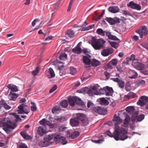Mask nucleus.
Segmentation results:
<instances>
[{
	"mask_svg": "<svg viewBox=\"0 0 148 148\" xmlns=\"http://www.w3.org/2000/svg\"><path fill=\"white\" fill-rule=\"evenodd\" d=\"M140 45L143 47L145 48L146 49L148 50V42L146 43H143L140 44Z\"/></svg>",
	"mask_w": 148,
	"mask_h": 148,
	"instance_id": "nucleus-53",
	"label": "nucleus"
},
{
	"mask_svg": "<svg viewBox=\"0 0 148 148\" xmlns=\"http://www.w3.org/2000/svg\"><path fill=\"white\" fill-rule=\"evenodd\" d=\"M18 148H28V147L25 144L21 143L18 146Z\"/></svg>",
	"mask_w": 148,
	"mask_h": 148,
	"instance_id": "nucleus-50",
	"label": "nucleus"
},
{
	"mask_svg": "<svg viewBox=\"0 0 148 148\" xmlns=\"http://www.w3.org/2000/svg\"><path fill=\"white\" fill-rule=\"evenodd\" d=\"M120 134L119 136V139L121 140H124L128 138V136L126 135L127 133L126 129L123 127L120 128Z\"/></svg>",
	"mask_w": 148,
	"mask_h": 148,
	"instance_id": "nucleus-6",
	"label": "nucleus"
},
{
	"mask_svg": "<svg viewBox=\"0 0 148 148\" xmlns=\"http://www.w3.org/2000/svg\"><path fill=\"white\" fill-rule=\"evenodd\" d=\"M39 145L40 147H43L47 146L48 145V144L47 142L45 140L44 141H40L39 143Z\"/></svg>",
	"mask_w": 148,
	"mask_h": 148,
	"instance_id": "nucleus-41",
	"label": "nucleus"
},
{
	"mask_svg": "<svg viewBox=\"0 0 148 148\" xmlns=\"http://www.w3.org/2000/svg\"><path fill=\"white\" fill-rule=\"evenodd\" d=\"M108 10L110 12L113 13H116L119 12L120 9L118 6H111L109 7Z\"/></svg>",
	"mask_w": 148,
	"mask_h": 148,
	"instance_id": "nucleus-21",
	"label": "nucleus"
},
{
	"mask_svg": "<svg viewBox=\"0 0 148 148\" xmlns=\"http://www.w3.org/2000/svg\"><path fill=\"white\" fill-rule=\"evenodd\" d=\"M113 51L112 48H109L103 49L101 52V54L103 56H107L112 54Z\"/></svg>",
	"mask_w": 148,
	"mask_h": 148,
	"instance_id": "nucleus-13",
	"label": "nucleus"
},
{
	"mask_svg": "<svg viewBox=\"0 0 148 148\" xmlns=\"http://www.w3.org/2000/svg\"><path fill=\"white\" fill-rule=\"evenodd\" d=\"M67 128L64 125H62L59 127V129L60 131H64Z\"/></svg>",
	"mask_w": 148,
	"mask_h": 148,
	"instance_id": "nucleus-51",
	"label": "nucleus"
},
{
	"mask_svg": "<svg viewBox=\"0 0 148 148\" xmlns=\"http://www.w3.org/2000/svg\"><path fill=\"white\" fill-rule=\"evenodd\" d=\"M106 90L109 91V92H110V94L111 93H113V90L112 88L111 87H110L108 86H107L106 87Z\"/></svg>",
	"mask_w": 148,
	"mask_h": 148,
	"instance_id": "nucleus-52",
	"label": "nucleus"
},
{
	"mask_svg": "<svg viewBox=\"0 0 148 148\" xmlns=\"http://www.w3.org/2000/svg\"><path fill=\"white\" fill-rule=\"evenodd\" d=\"M70 124L72 127L78 126L79 124V120L77 117L72 118L70 120Z\"/></svg>",
	"mask_w": 148,
	"mask_h": 148,
	"instance_id": "nucleus-15",
	"label": "nucleus"
},
{
	"mask_svg": "<svg viewBox=\"0 0 148 148\" xmlns=\"http://www.w3.org/2000/svg\"><path fill=\"white\" fill-rule=\"evenodd\" d=\"M12 114L13 116H14V117L16 118V121H18L19 120L20 121L21 120V119H20L19 116L16 114V113H12Z\"/></svg>",
	"mask_w": 148,
	"mask_h": 148,
	"instance_id": "nucleus-49",
	"label": "nucleus"
},
{
	"mask_svg": "<svg viewBox=\"0 0 148 148\" xmlns=\"http://www.w3.org/2000/svg\"><path fill=\"white\" fill-rule=\"evenodd\" d=\"M130 73L132 75V76L130 77V78H136L137 76V74L136 72L133 70H130Z\"/></svg>",
	"mask_w": 148,
	"mask_h": 148,
	"instance_id": "nucleus-37",
	"label": "nucleus"
},
{
	"mask_svg": "<svg viewBox=\"0 0 148 148\" xmlns=\"http://www.w3.org/2000/svg\"><path fill=\"white\" fill-rule=\"evenodd\" d=\"M76 96L68 97V101L69 105L72 106H74L75 105Z\"/></svg>",
	"mask_w": 148,
	"mask_h": 148,
	"instance_id": "nucleus-22",
	"label": "nucleus"
},
{
	"mask_svg": "<svg viewBox=\"0 0 148 148\" xmlns=\"http://www.w3.org/2000/svg\"><path fill=\"white\" fill-rule=\"evenodd\" d=\"M130 121V118L129 116H127L125 118L124 122V126L125 127H127L128 124L129 123V122Z\"/></svg>",
	"mask_w": 148,
	"mask_h": 148,
	"instance_id": "nucleus-38",
	"label": "nucleus"
},
{
	"mask_svg": "<svg viewBox=\"0 0 148 148\" xmlns=\"http://www.w3.org/2000/svg\"><path fill=\"white\" fill-rule=\"evenodd\" d=\"M57 86L56 85L54 86L50 90L49 93H51L54 91L56 90L57 88Z\"/></svg>",
	"mask_w": 148,
	"mask_h": 148,
	"instance_id": "nucleus-55",
	"label": "nucleus"
},
{
	"mask_svg": "<svg viewBox=\"0 0 148 148\" xmlns=\"http://www.w3.org/2000/svg\"><path fill=\"white\" fill-rule=\"evenodd\" d=\"M76 99L75 100V103L77 105L83 106L84 105V103L79 98L77 97H76Z\"/></svg>",
	"mask_w": 148,
	"mask_h": 148,
	"instance_id": "nucleus-34",
	"label": "nucleus"
},
{
	"mask_svg": "<svg viewBox=\"0 0 148 148\" xmlns=\"http://www.w3.org/2000/svg\"><path fill=\"white\" fill-rule=\"evenodd\" d=\"M112 65L111 64L110 62L106 65L107 68L108 69H112Z\"/></svg>",
	"mask_w": 148,
	"mask_h": 148,
	"instance_id": "nucleus-64",
	"label": "nucleus"
},
{
	"mask_svg": "<svg viewBox=\"0 0 148 148\" xmlns=\"http://www.w3.org/2000/svg\"><path fill=\"white\" fill-rule=\"evenodd\" d=\"M59 58L60 60H63L64 59H67V55L65 53H62L60 55Z\"/></svg>",
	"mask_w": 148,
	"mask_h": 148,
	"instance_id": "nucleus-40",
	"label": "nucleus"
},
{
	"mask_svg": "<svg viewBox=\"0 0 148 148\" xmlns=\"http://www.w3.org/2000/svg\"><path fill=\"white\" fill-rule=\"evenodd\" d=\"M61 106L64 108H66L68 105V103L67 100H64L60 103Z\"/></svg>",
	"mask_w": 148,
	"mask_h": 148,
	"instance_id": "nucleus-42",
	"label": "nucleus"
},
{
	"mask_svg": "<svg viewBox=\"0 0 148 148\" xmlns=\"http://www.w3.org/2000/svg\"><path fill=\"white\" fill-rule=\"evenodd\" d=\"M148 103V97L145 96H142L137 102L138 105L141 106H143Z\"/></svg>",
	"mask_w": 148,
	"mask_h": 148,
	"instance_id": "nucleus-7",
	"label": "nucleus"
},
{
	"mask_svg": "<svg viewBox=\"0 0 148 148\" xmlns=\"http://www.w3.org/2000/svg\"><path fill=\"white\" fill-rule=\"evenodd\" d=\"M61 110V108L59 107L56 106L54 107L52 110V112L53 114H56L58 111Z\"/></svg>",
	"mask_w": 148,
	"mask_h": 148,
	"instance_id": "nucleus-43",
	"label": "nucleus"
},
{
	"mask_svg": "<svg viewBox=\"0 0 148 148\" xmlns=\"http://www.w3.org/2000/svg\"><path fill=\"white\" fill-rule=\"evenodd\" d=\"M128 6L130 7L131 8L137 10H139L141 9V7L139 5L134 3L133 1H130Z\"/></svg>",
	"mask_w": 148,
	"mask_h": 148,
	"instance_id": "nucleus-18",
	"label": "nucleus"
},
{
	"mask_svg": "<svg viewBox=\"0 0 148 148\" xmlns=\"http://www.w3.org/2000/svg\"><path fill=\"white\" fill-rule=\"evenodd\" d=\"M70 73L72 75H74L76 73L77 71L73 67L70 68Z\"/></svg>",
	"mask_w": 148,
	"mask_h": 148,
	"instance_id": "nucleus-46",
	"label": "nucleus"
},
{
	"mask_svg": "<svg viewBox=\"0 0 148 148\" xmlns=\"http://www.w3.org/2000/svg\"><path fill=\"white\" fill-rule=\"evenodd\" d=\"M97 33L99 35L104 36L105 34L109 39L114 40H118L119 39L115 36L112 35L110 32L108 31H103L101 28H99L97 30Z\"/></svg>",
	"mask_w": 148,
	"mask_h": 148,
	"instance_id": "nucleus-3",
	"label": "nucleus"
},
{
	"mask_svg": "<svg viewBox=\"0 0 148 148\" xmlns=\"http://www.w3.org/2000/svg\"><path fill=\"white\" fill-rule=\"evenodd\" d=\"M105 41L102 39H97L95 37H93L91 40V45L96 50H99L103 47V45Z\"/></svg>",
	"mask_w": 148,
	"mask_h": 148,
	"instance_id": "nucleus-2",
	"label": "nucleus"
},
{
	"mask_svg": "<svg viewBox=\"0 0 148 148\" xmlns=\"http://www.w3.org/2000/svg\"><path fill=\"white\" fill-rule=\"evenodd\" d=\"M82 52L84 54H86L87 53H89V51H88V49L86 48H85L82 49Z\"/></svg>",
	"mask_w": 148,
	"mask_h": 148,
	"instance_id": "nucleus-57",
	"label": "nucleus"
},
{
	"mask_svg": "<svg viewBox=\"0 0 148 148\" xmlns=\"http://www.w3.org/2000/svg\"><path fill=\"white\" fill-rule=\"evenodd\" d=\"M97 101L100 103L101 105H107L109 103L108 100L104 98H100L97 99Z\"/></svg>",
	"mask_w": 148,
	"mask_h": 148,
	"instance_id": "nucleus-26",
	"label": "nucleus"
},
{
	"mask_svg": "<svg viewBox=\"0 0 148 148\" xmlns=\"http://www.w3.org/2000/svg\"><path fill=\"white\" fill-rule=\"evenodd\" d=\"M91 64L93 66L96 67L100 64V62L96 59H93L91 61Z\"/></svg>",
	"mask_w": 148,
	"mask_h": 148,
	"instance_id": "nucleus-32",
	"label": "nucleus"
},
{
	"mask_svg": "<svg viewBox=\"0 0 148 148\" xmlns=\"http://www.w3.org/2000/svg\"><path fill=\"white\" fill-rule=\"evenodd\" d=\"M83 62L86 64L89 65L91 64V60L85 56H83Z\"/></svg>",
	"mask_w": 148,
	"mask_h": 148,
	"instance_id": "nucleus-31",
	"label": "nucleus"
},
{
	"mask_svg": "<svg viewBox=\"0 0 148 148\" xmlns=\"http://www.w3.org/2000/svg\"><path fill=\"white\" fill-rule=\"evenodd\" d=\"M18 96V94L10 91V93L8 96V97L10 100L15 101Z\"/></svg>",
	"mask_w": 148,
	"mask_h": 148,
	"instance_id": "nucleus-23",
	"label": "nucleus"
},
{
	"mask_svg": "<svg viewBox=\"0 0 148 148\" xmlns=\"http://www.w3.org/2000/svg\"><path fill=\"white\" fill-rule=\"evenodd\" d=\"M99 93L101 94L105 95V93L106 92V90L105 89L103 88H101L99 90Z\"/></svg>",
	"mask_w": 148,
	"mask_h": 148,
	"instance_id": "nucleus-56",
	"label": "nucleus"
},
{
	"mask_svg": "<svg viewBox=\"0 0 148 148\" xmlns=\"http://www.w3.org/2000/svg\"><path fill=\"white\" fill-rule=\"evenodd\" d=\"M145 117L144 114H141L138 116L137 113H135L132 116V120L133 122L136 119L138 121H142Z\"/></svg>",
	"mask_w": 148,
	"mask_h": 148,
	"instance_id": "nucleus-10",
	"label": "nucleus"
},
{
	"mask_svg": "<svg viewBox=\"0 0 148 148\" xmlns=\"http://www.w3.org/2000/svg\"><path fill=\"white\" fill-rule=\"evenodd\" d=\"M4 108L6 110H9L11 108V107L7 104L6 103L4 102L3 103Z\"/></svg>",
	"mask_w": 148,
	"mask_h": 148,
	"instance_id": "nucleus-58",
	"label": "nucleus"
},
{
	"mask_svg": "<svg viewBox=\"0 0 148 148\" xmlns=\"http://www.w3.org/2000/svg\"><path fill=\"white\" fill-rule=\"evenodd\" d=\"M120 128L116 126L115 127L114 131L112 134V137H114V139L116 140H118L119 139V136L120 134Z\"/></svg>",
	"mask_w": 148,
	"mask_h": 148,
	"instance_id": "nucleus-9",
	"label": "nucleus"
},
{
	"mask_svg": "<svg viewBox=\"0 0 148 148\" xmlns=\"http://www.w3.org/2000/svg\"><path fill=\"white\" fill-rule=\"evenodd\" d=\"M93 111L97 113L101 114H104L106 112V110L105 109L100 107L94 108H93Z\"/></svg>",
	"mask_w": 148,
	"mask_h": 148,
	"instance_id": "nucleus-12",
	"label": "nucleus"
},
{
	"mask_svg": "<svg viewBox=\"0 0 148 148\" xmlns=\"http://www.w3.org/2000/svg\"><path fill=\"white\" fill-rule=\"evenodd\" d=\"M79 135V133L78 131H75L71 134L70 137L72 139H74L77 138Z\"/></svg>",
	"mask_w": 148,
	"mask_h": 148,
	"instance_id": "nucleus-35",
	"label": "nucleus"
},
{
	"mask_svg": "<svg viewBox=\"0 0 148 148\" xmlns=\"http://www.w3.org/2000/svg\"><path fill=\"white\" fill-rule=\"evenodd\" d=\"M132 64L135 68L140 70H142L144 68L143 65L142 64L137 61L133 62Z\"/></svg>",
	"mask_w": 148,
	"mask_h": 148,
	"instance_id": "nucleus-20",
	"label": "nucleus"
},
{
	"mask_svg": "<svg viewBox=\"0 0 148 148\" xmlns=\"http://www.w3.org/2000/svg\"><path fill=\"white\" fill-rule=\"evenodd\" d=\"M123 14L126 15H128L129 16H131V14L130 12L128 11L123 10Z\"/></svg>",
	"mask_w": 148,
	"mask_h": 148,
	"instance_id": "nucleus-61",
	"label": "nucleus"
},
{
	"mask_svg": "<svg viewBox=\"0 0 148 148\" xmlns=\"http://www.w3.org/2000/svg\"><path fill=\"white\" fill-rule=\"evenodd\" d=\"M33 104L32 106H31V109L33 111H36L37 109V108L34 103H32Z\"/></svg>",
	"mask_w": 148,
	"mask_h": 148,
	"instance_id": "nucleus-54",
	"label": "nucleus"
},
{
	"mask_svg": "<svg viewBox=\"0 0 148 148\" xmlns=\"http://www.w3.org/2000/svg\"><path fill=\"white\" fill-rule=\"evenodd\" d=\"M7 87L9 89H10L12 92H17L18 91L17 87L15 85L13 84H8Z\"/></svg>",
	"mask_w": 148,
	"mask_h": 148,
	"instance_id": "nucleus-27",
	"label": "nucleus"
},
{
	"mask_svg": "<svg viewBox=\"0 0 148 148\" xmlns=\"http://www.w3.org/2000/svg\"><path fill=\"white\" fill-rule=\"evenodd\" d=\"M39 21V19L38 18H36L35 19L32 23V25L33 26H35L36 25V22Z\"/></svg>",
	"mask_w": 148,
	"mask_h": 148,
	"instance_id": "nucleus-62",
	"label": "nucleus"
},
{
	"mask_svg": "<svg viewBox=\"0 0 148 148\" xmlns=\"http://www.w3.org/2000/svg\"><path fill=\"white\" fill-rule=\"evenodd\" d=\"M113 80L115 82L118 83V85L121 88H123L125 86V83L122 80L118 78H113Z\"/></svg>",
	"mask_w": 148,
	"mask_h": 148,
	"instance_id": "nucleus-17",
	"label": "nucleus"
},
{
	"mask_svg": "<svg viewBox=\"0 0 148 148\" xmlns=\"http://www.w3.org/2000/svg\"><path fill=\"white\" fill-rule=\"evenodd\" d=\"M110 62L112 65L116 66V65L117 63V60L116 59H113Z\"/></svg>",
	"mask_w": 148,
	"mask_h": 148,
	"instance_id": "nucleus-47",
	"label": "nucleus"
},
{
	"mask_svg": "<svg viewBox=\"0 0 148 148\" xmlns=\"http://www.w3.org/2000/svg\"><path fill=\"white\" fill-rule=\"evenodd\" d=\"M46 122V121L45 119H44L39 121V123L40 125H45Z\"/></svg>",
	"mask_w": 148,
	"mask_h": 148,
	"instance_id": "nucleus-63",
	"label": "nucleus"
},
{
	"mask_svg": "<svg viewBox=\"0 0 148 148\" xmlns=\"http://www.w3.org/2000/svg\"><path fill=\"white\" fill-rule=\"evenodd\" d=\"M134 110V108L133 106H130L127 107L126 108V111L130 114H132Z\"/></svg>",
	"mask_w": 148,
	"mask_h": 148,
	"instance_id": "nucleus-33",
	"label": "nucleus"
},
{
	"mask_svg": "<svg viewBox=\"0 0 148 148\" xmlns=\"http://www.w3.org/2000/svg\"><path fill=\"white\" fill-rule=\"evenodd\" d=\"M95 27V25H89L86 28H85V29H82V31H85V30H88L90 29H92L93 28H94Z\"/></svg>",
	"mask_w": 148,
	"mask_h": 148,
	"instance_id": "nucleus-48",
	"label": "nucleus"
},
{
	"mask_svg": "<svg viewBox=\"0 0 148 148\" xmlns=\"http://www.w3.org/2000/svg\"><path fill=\"white\" fill-rule=\"evenodd\" d=\"M112 121L114 122L115 127H116V126H118V127H120L119 126V124L122 122V120L116 114H115L114 115L112 119Z\"/></svg>",
	"mask_w": 148,
	"mask_h": 148,
	"instance_id": "nucleus-11",
	"label": "nucleus"
},
{
	"mask_svg": "<svg viewBox=\"0 0 148 148\" xmlns=\"http://www.w3.org/2000/svg\"><path fill=\"white\" fill-rule=\"evenodd\" d=\"M106 20L111 25L114 24L115 23L119 22V19L118 18L113 19L111 18H107Z\"/></svg>",
	"mask_w": 148,
	"mask_h": 148,
	"instance_id": "nucleus-19",
	"label": "nucleus"
},
{
	"mask_svg": "<svg viewBox=\"0 0 148 148\" xmlns=\"http://www.w3.org/2000/svg\"><path fill=\"white\" fill-rule=\"evenodd\" d=\"M17 126L16 124L11 121L9 118L0 119V127H3V130L8 134L10 133Z\"/></svg>",
	"mask_w": 148,
	"mask_h": 148,
	"instance_id": "nucleus-1",
	"label": "nucleus"
},
{
	"mask_svg": "<svg viewBox=\"0 0 148 148\" xmlns=\"http://www.w3.org/2000/svg\"><path fill=\"white\" fill-rule=\"evenodd\" d=\"M109 43L112 47L115 49H116L119 46L118 43L110 41Z\"/></svg>",
	"mask_w": 148,
	"mask_h": 148,
	"instance_id": "nucleus-45",
	"label": "nucleus"
},
{
	"mask_svg": "<svg viewBox=\"0 0 148 148\" xmlns=\"http://www.w3.org/2000/svg\"><path fill=\"white\" fill-rule=\"evenodd\" d=\"M46 130L44 128L40 126L38 128V133L40 136H42L46 133Z\"/></svg>",
	"mask_w": 148,
	"mask_h": 148,
	"instance_id": "nucleus-29",
	"label": "nucleus"
},
{
	"mask_svg": "<svg viewBox=\"0 0 148 148\" xmlns=\"http://www.w3.org/2000/svg\"><path fill=\"white\" fill-rule=\"evenodd\" d=\"M24 104H22L18 106V108L19 110L17 111L18 113L21 114L23 113H24L26 114H28L29 113V112L28 111H25L24 110Z\"/></svg>",
	"mask_w": 148,
	"mask_h": 148,
	"instance_id": "nucleus-24",
	"label": "nucleus"
},
{
	"mask_svg": "<svg viewBox=\"0 0 148 148\" xmlns=\"http://www.w3.org/2000/svg\"><path fill=\"white\" fill-rule=\"evenodd\" d=\"M93 106V104L90 101H88L87 103V107L88 108H89L91 106Z\"/></svg>",
	"mask_w": 148,
	"mask_h": 148,
	"instance_id": "nucleus-59",
	"label": "nucleus"
},
{
	"mask_svg": "<svg viewBox=\"0 0 148 148\" xmlns=\"http://www.w3.org/2000/svg\"><path fill=\"white\" fill-rule=\"evenodd\" d=\"M88 93L90 96H92L94 95H97V91L96 88L94 87L88 90Z\"/></svg>",
	"mask_w": 148,
	"mask_h": 148,
	"instance_id": "nucleus-25",
	"label": "nucleus"
},
{
	"mask_svg": "<svg viewBox=\"0 0 148 148\" xmlns=\"http://www.w3.org/2000/svg\"><path fill=\"white\" fill-rule=\"evenodd\" d=\"M65 35L66 37L72 38L74 37L75 33L73 30H68L65 32Z\"/></svg>",
	"mask_w": 148,
	"mask_h": 148,
	"instance_id": "nucleus-28",
	"label": "nucleus"
},
{
	"mask_svg": "<svg viewBox=\"0 0 148 148\" xmlns=\"http://www.w3.org/2000/svg\"><path fill=\"white\" fill-rule=\"evenodd\" d=\"M76 115L78 119L82 121L83 125L86 126L88 124V120L85 114L82 113H78L76 114Z\"/></svg>",
	"mask_w": 148,
	"mask_h": 148,
	"instance_id": "nucleus-5",
	"label": "nucleus"
},
{
	"mask_svg": "<svg viewBox=\"0 0 148 148\" xmlns=\"http://www.w3.org/2000/svg\"><path fill=\"white\" fill-rule=\"evenodd\" d=\"M46 74L47 77L49 78H52L55 77V73L54 72L51 68H50L45 72Z\"/></svg>",
	"mask_w": 148,
	"mask_h": 148,
	"instance_id": "nucleus-16",
	"label": "nucleus"
},
{
	"mask_svg": "<svg viewBox=\"0 0 148 148\" xmlns=\"http://www.w3.org/2000/svg\"><path fill=\"white\" fill-rule=\"evenodd\" d=\"M40 70V67L38 66L36 69L32 72V74L34 76L36 75L39 73Z\"/></svg>",
	"mask_w": 148,
	"mask_h": 148,
	"instance_id": "nucleus-39",
	"label": "nucleus"
},
{
	"mask_svg": "<svg viewBox=\"0 0 148 148\" xmlns=\"http://www.w3.org/2000/svg\"><path fill=\"white\" fill-rule=\"evenodd\" d=\"M130 60L134 62V61L135 60V55L133 54H132L130 58Z\"/></svg>",
	"mask_w": 148,
	"mask_h": 148,
	"instance_id": "nucleus-60",
	"label": "nucleus"
},
{
	"mask_svg": "<svg viewBox=\"0 0 148 148\" xmlns=\"http://www.w3.org/2000/svg\"><path fill=\"white\" fill-rule=\"evenodd\" d=\"M21 134L24 138L26 139H29L30 138V136L28 135L25 131H23L21 132Z\"/></svg>",
	"mask_w": 148,
	"mask_h": 148,
	"instance_id": "nucleus-36",
	"label": "nucleus"
},
{
	"mask_svg": "<svg viewBox=\"0 0 148 148\" xmlns=\"http://www.w3.org/2000/svg\"><path fill=\"white\" fill-rule=\"evenodd\" d=\"M135 32L139 34L141 38H142L144 36H145L147 35L148 30L147 27L144 25L141 26L139 29L136 30Z\"/></svg>",
	"mask_w": 148,
	"mask_h": 148,
	"instance_id": "nucleus-4",
	"label": "nucleus"
},
{
	"mask_svg": "<svg viewBox=\"0 0 148 148\" xmlns=\"http://www.w3.org/2000/svg\"><path fill=\"white\" fill-rule=\"evenodd\" d=\"M82 44L81 42H79L76 46L72 49V52L78 54H81L82 53V49L81 48Z\"/></svg>",
	"mask_w": 148,
	"mask_h": 148,
	"instance_id": "nucleus-14",
	"label": "nucleus"
},
{
	"mask_svg": "<svg viewBox=\"0 0 148 148\" xmlns=\"http://www.w3.org/2000/svg\"><path fill=\"white\" fill-rule=\"evenodd\" d=\"M65 137H62L59 135H57L54 137V140L56 143L61 142L63 145H65L67 143V140H65Z\"/></svg>",
	"mask_w": 148,
	"mask_h": 148,
	"instance_id": "nucleus-8",
	"label": "nucleus"
},
{
	"mask_svg": "<svg viewBox=\"0 0 148 148\" xmlns=\"http://www.w3.org/2000/svg\"><path fill=\"white\" fill-rule=\"evenodd\" d=\"M53 138V135H50L46 136L44 140L47 142L51 140Z\"/></svg>",
	"mask_w": 148,
	"mask_h": 148,
	"instance_id": "nucleus-44",
	"label": "nucleus"
},
{
	"mask_svg": "<svg viewBox=\"0 0 148 148\" xmlns=\"http://www.w3.org/2000/svg\"><path fill=\"white\" fill-rule=\"evenodd\" d=\"M137 97V96L135 93L131 92H129L127 95H125V98H127L129 99L131 98H133Z\"/></svg>",
	"mask_w": 148,
	"mask_h": 148,
	"instance_id": "nucleus-30",
	"label": "nucleus"
}]
</instances>
